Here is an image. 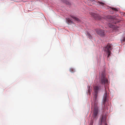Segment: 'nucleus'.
<instances>
[{
	"label": "nucleus",
	"instance_id": "1",
	"mask_svg": "<svg viewBox=\"0 0 125 125\" xmlns=\"http://www.w3.org/2000/svg\"><path fill=\"white\" fill-rule=\"evenodd\" d=\"M98 111V109L97 106H94V108L93 114L94 119L93 120H92V118L91 119L90 125H93V123L95 119H96L97 118Z\"/></svg>",
	"mask_w": 125,
	"mask_h": 125
},
{
	"label": "nucleus",
	"instance_id": "2",
	"mask_svg": "<svg viewBox=\"0 0 125 125\" xmlns=\"http://www.w3.org/2000/svg\"><path fill=\"white\" fill-rule=\"evenodd\" d=\"M101 89V86H95L94 87V89L95 93L94 95V106H97V92Z\"/></svg>",
	"mask_w": 125,
	"mask_h": 125
},
{
	"label": "nucleus",
	"instance_id": "3",
	"mask_svg": "<svg viewBox=\"0 0 125 125\" xmlns=\"http://www.w3.org/2000/svg\"><path fill=\"white\" fill-rule=\"evenodd\" d=\"M100 80L101 83L102 84H107L108 83V80L105 78V75L103 73L100 75Z\"/></svg>",
	"mask_w": 125,
	"mask_h": 125
},
{
	"label": "nucleus",
	"instance_id": "4",
	"mask_svg": "<svg viewBox=\"0 0 125 125\" xmlns=\"http://www.w3.org/2000/svg\"><path fill=\"white\" fill-rule=\"evenodd\" d=\"M104 51L106 52V54H108L107 57L108 58L111 53V45L110 44H108L104 48Z\"/></svg>",
	"mask_w": 125,
	"mask_h": 125
},
{
	"label": "nucleus",
	"instance_id": "5",
	"mask_svg": "<svg viewBox=\"0 0 125 125\" xmlns=\"http://www.w3.org/2000/svg\"><path fill=\"white\" fill-rule=\"evenodd\" d=\"M106 117L105 115H103L101 119L100 125L103 124H105V125H107L106 123Z\"/></svg>",
	"mask_w": 125,
	"mask_h": 125
},
{
	"label": "nucleus",
	"instance_id": "6",
	"mask_svg": "<svg viewBox=\"0 0 125 125\" xmlns=\"http://www.w3.org/2000/svg\"><path fill=\"white\" fill-rule=\"evenodd\" d=\"M96 32L101 36H103L105 35V32L103 30L100 29H96Z\"/></svg>",
	"mask_w": 125,
	"mask_h": 125
},
{
	"label": "nucleus",
	"instance_id": "7",
	"mask_svg": "<svg viewBox=\"0 0 125 125\" xmlns=\"http://www.w3.org/2000/svg\"><path fill=\"white\" fill-rule=\"evenodd\" d=\"M107 18L109 20H111V22L114 23V22L112 21L114 20V18L113 16L110 15L107 16Z\"/></svg>",
	"mask_w": 125,
	"mask_h": 125
},
{
	"label": "nucleus",
	"instance_id": "8",
	"mask_svg": "<svg viewBox=\"0 0 125 125\" xmlns=\"http://www.w3.org/2000/svg\"><path fill=\"white\" fill-rule=\"evenodd\" d=\"M105 94H104V98H105L107 99V93L106 91V87L105 86Z\"/></svg>",
	"mask_w": 125,
	"mask_h": 125
},
{
	"label": "nucleus",
	"instance_id": "9",
	"mask_svg": "<svg viewBox=\"0 0 125 125\" xmlns=\"http://www.w3.org/2000/svg\"><path fill=\"white\" fill-rule=\"evenodd\" d=\"M71 16V17L74 19L75 20V21H79L80 20L79 19L77 18L76 17L73 16Z\"/></svg>",
	"mask_w": 125,
	"mask_h": 125
},
{
	"label": "nucleus",
	"instance_id": "10",
	"mask_svg": "<svg viewBox=\"0 0 125 125\" xmlns=\"http://www.w3.org/2000/svg\"><path fill=\"white\" fill-rule=\"evenodd\" d=\"M107 99L104 98H103V104L105 106V104L107 101Z\"/></svg>",
	"mask_w": 125,
	"mask_h": 125
},
{
	"label": "nucleus",
	"instance_id": "11",
	"mask_svg": "<svg viewBox=\"0 0 125 125\" xmlns=\"http://www.w3.org/2000/svg\"><path fill=\"white\" fill-rule=\"evenodd\" d=\"M67 23L68 24H69L70 23H73V22L69 18L67 19Z\"/></svg>",
	"mask_w": 125,
	"mask_h": 125
},
{
	"label": "nucleus",
	"instance_id": "12",
	"mask_svg": "<svg viewBox=\"0 0 125 125\" xmlns=\"http://www.w3.org/2000/svg\"><path fill=\"white\" fill-rule=\"evenodd\" d=\"M87 36L89 37V38L90 39H92V37L91 35L89 34V33L87 32Z\"/></svg>",
	"mask_w": 125,
	"mask_h": 125
},
{
	"label": "nucleus",
	"instance_id": "13",
	"mask_svg": "<svg viewBox=\"0 0 125 125\" xmlns=\"http://www.w3.org/2000/svg\"><path fill=\"white\" fill-rule=\"evenodd\" d=\"M70 72H71L72 73H73L75 71V69L72 68H71L70 69Z\"/></svg>",
	"mask_w": 125,
	"mask_h": 125
},
{
	"label": "nucleus",
	"instance_id": "14",
	"mask_svg": "<svg viewBox=\"0 0 125 125\" xmlns=\"http://www.w3.org/2000/svg\"><path fill=\"white\" fill-rule=\"evenodd\" d=\"M112 9L113 10H114L115 11H118V10L115 8H112Z\"/></svg>",
	"mask_w": 125,
	"mask_h": 125
},
{
	"label": "nucleus",
	"instance_id": "15",
	"mask_svg": "<svg viewBox=\"0 0 125 125\" xmlns=\"http://www.w3.org/2000/svg\"><path fill=\"white\" fill-rule=\"evenodd\" d=\"M98 3H99V4L101 5H103L104 4V3L102 2L98 1Z\"/></svg>",
	"mask_w": 125,
	"mask_h": 125
},
{
	"label": "nucleus",
	"instance_id": "16",
	"mask_svg": "<svg viewBox=\"0 0 125 125\" xmlns=\"http://www.w3.org/2000/svg\"><path fill=\"white\" fill-rule=\"evenodd\" d=\"M122 41L123 42L125 41V37L122 40Z\"/></svg>",
	"mask_w": 125,
	"mask_h": 125
},
{
	"label": "nucleus",
	"instance_id": "17",
	"mask_svg": "<svg viewBox=\"0 0 125 125\" xmlns=\"http://www.w3.org/2000/svg\"><path fill=\"white\" fill-rule=\"evenodd\" d=\"M90 0L91 1H95L94 0Z\"/></svg>",
	"mask_w": 125,
	"mask_h": 125
},
{
	"label": "nucleus",
	"instance_id": "18",
	"mask_svg": "<svg viewBox=\"0 0 125 125\" xmlns=\"http://www.w3.org/2000/svg\"><path fill=\"white\" fill-rule=\"evenodd\" d=\"M124 16H125V13L124 14Z\"/></svg>",
	"mask_w": 125,
	"mask_h": 125
}]
</instances>
